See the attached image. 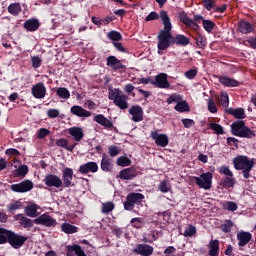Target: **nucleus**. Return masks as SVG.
<instances>
[{"label": "nucleus", "instance_id": "nucleus-8", "mask_svg": "<svg viewBox=\"0 0 256 256\" xmlns=\"http://www.w3.org/2000/svg\"><path fill=\"white\" fill-rule=\"evenodd\" d=\"M167 103L168 105H171V103H177V105L175 106V110L179 111V113H185V111H189V105L187 104V102L183 101L181 95H171L167 99Z\"/></svg>", "mask_w": 256, "mask_h": 256}, {"label": "nucleus", "instance_id": "nucleus-24", "mask_svg": "<svg viewBox=\"0 0 256 256\" xmlns=\"http://www.w3.org/2000/svg\"><path fill=\"white\" fill-rule=\"evenodd\" d=\"M14 219L18 221L24 229H31V227H33V220L25 217L23 214L15 215Z\"/></svg>", "mask_w": 256, "mask_h": 256}, {"label": "nucleus", "instance_id": "nucleus-20", "mask_svg": "<svg viewBox=\"0 0 256 256\" xmlns=\"http://www.w3.org/2000/svg\"><path fill=\"white\" fill-rule=\"evenodd\" d=\"M237 239L239 247H245L253 239V235L250 232L241 231L237 233Z\"/></svg>", "mask_w": 256, "mask_h": 256}, {"label": "nucleus", "instance_id": "nucleus-29", "mask_svg": "<svg viewBox=\"0 0 256 256\" xmlns=\"http://www.w3.org/2000/svg\"><path fill=\"white\" fill-rule=\"evenodd\" d=\"M107 66L111 67V69H123L121 60L117 59L115 56H109L107 58Z\"/></svg>", "mask_w": 256, "mask_h": 256}, {"label": "nucleus", "instance_id": "nucleus-1", "mask_svg": "<svg viewBox=\"0 0 256 256\" xmlns=\"http://www.w3.org/2000/svg\"><path fill=\"white\" fill-rule=\"evenodd\" d=\"M160 20L163 24V29L158 35V53H161V51H165V49H168L169 41L173 39V35H171L173 24H171V18L169 17L167 11H160Z\"/></svg>", "mask_w": 256, "mask_h": 256}, {"label": "nucleus", "instance_id": "nucleus-51", "mask_svg": "<svg viewBox=\"0 0 256 256\" xmlns=\"http://www.w3.org/2000/svg\"><path fill=\"white\" fill-rule=\"evenodd\" d=\"M23 207V203L21 201L12 202L8 206V211H17V209H21Z\"/></svg>", "mask_w": 256, "mask_h": 256}, {"label": "nucleus", "instance_id": "nucleus-15", "mask_svg": "<svg viewBox=\"0 0 256 256\" xmlns=\"http://www.w3.org/2000/svg\"><path fill=\"white\" fill-rule=\"evenodd\" d=\"M44 183L47 187H55L56 189H59V187L63 185V180L57 175L50 174L45 177Z\"/></svg>", "mask_w": 256, "mask_h": 256}, {"label": "nucleus", "instance_id": "nucleus-27", "mask_svg": "<svg viewBox=\"0 0 256 256\" xmlns=\"http://www.w3.org/2000/svg\"><path fill=\"white\" fill-rule=\"evenodd\" d=\"M219 82L224 85V87H239V81L229 78L227 76H221Z\"/></svg>", "mask_w": 256, "mask_h": 256}, {"label": "nucleus", "instance_id": "nucleus-60", "mask_svg": "<svg viewBox=\"0 0 256 256\" xmlns=\"http://www.w3.org/2000/svg\"><path fill=\"white\" fill-rule=\"evenodd\" d=\"M47 115H48V117H50V119H56V117H59V110L58 109H49L47 111Z\"/></svg>", "mask_w": 256, "mask_h": 256}, {"label": "nucleus", "instance_id": "nucleus-55", "mask_svg": "<svg viewBox=\"0 0 256 256\" xmlns=\"http://www.w3.org/2000/svg\"><path fill=\"white\" fill-rule=\"evenodd\" d=\"M131 223L136 229H141V227H143V219L141 218H133Z\"/></svg>", "mask_w": 256, "mask_h": 256}, {"label": "nucleus", "instance_id": "nucleus-62", "mask_svg": "<svg viewBox=\"0 0 256 256\" xmlns=\"http://www.w3.org/2000/svg\"><path fill=\"white\" fill-rule=\"evenodd\" d=\"M182 123H183L184 127H186L187 129H189V127H193V125H195V121H193V119H182Z\"/></svg>", "mask_w": 256, "mask_h": 256}, {"label": "nucleus", "instance_id": "nucleus-38", "mask_svg": "<svg viewBox=\"0 0 256 256\" xmlns=\"http://www.w3.org/2000/svg\"><path fill=\"white\" fill-rule=\"evenodd\" d=\"M8 12L10 13V15H14L15 17H17V15L21 13V5H19L18 3L10 4L8 6Z\"/></svg>", "mask_w": 256, "mask_h": 256}, {"label": "nucleus", "instance_id": "nucleus-53", "mask_svg": "<svg viewBox=\"0 0 256 256\" xmlns=\"http://www.w3.org/2000/svg\"><path fill=\"white\" fill-rule=\"evenodd\" d=\"M108 153H109L110 157H117V155H119V153H121V150L117 146H110V147H108Z\"/></svg>", "mask_w": 256, "mask_h": 256}, {"label": "nucleus", "instance_id": "nucleus-46", "mask_svg": "<svg viewBox=\"0 0 256 256\" xmlns=\"http://www.w3.org/2000/svg\"><path fill=\"white\" fill-rule=\"evenodd\" d=\"M209 127H210V129H212V131H215V133H217V135H223V133H225L223 131V127L219 124L210 123Z\"/></svg>", "mask_w": 256, "mask_h": 256}, {"label": "nucleus", "instance_id": "nucleus-4", "mask_svg": "<svg viewBox=\"0 0 256 256\" xmlns=\"http://www.w3.org/2000/svg\"><path fill=\"white\" fill-rule=\"evenodd\" d=\"M234 167L237 171L243 172V177L245 179H249L251 173V169L255 165V159H249L247 156H238L233 160Z\"/></svg>", "mask_w": 256, "mask_h": 256}, {"label": "nucleus", "instance_id": "nucleus-59", "mask_svg": "<svg viewBox=\"0 0 256 256\" xmlns=\"http://www.w3.org/2000/svg\"><path fill=\"white\" fill-rule=\"evenodd\" d=\"M196 42L198 47H205L207 45V38L199 35L196 38Z\"/></svg>", "mask_w": 256, "mask_h": 256}, {"label": "nucleus", "instance_id": "nucleus-12", "mask_svg": "<svg viewBox=\"0 0 256 256\" xmlns=\"http://www.w3.org/2000/svg\"><path fill=\"white\" fill-rule=\"evenodd\" d=\"M81 175H88V173H97L99 171V165L97 162H87L85 164L80 165L78 169Z\"/></svg>", "mask_w": 256, "mask_h": 256}, {"label": "nucleus", "instance_id": "nucleus-14", "mask_svg": "<svg viewBox=\"0 0 256 256\" xmlns=\"http://www.w3.org/2000/svg\"><path fill=\"white\" fill-rule=\"evenodd\" d=\"M32 95L35 99H45L47 88L44 83H37L32 87Z\"/></svg>", "mask_w": 256, "mask_h": 256}, {"label": "nucleus", "instance_id": "nucleus-56", "mask_svg": "<svg viewBox=\"0 0 256 256\" xmlns=\"http://www.w3.org/2000/svg\"><path fill=\"white\" fill-rule=\"evenodd\" d=\"M31 61H32V66L34 67V69H39V67H41L42 60L39 58V56H33L31 58Z\"/></svg>", "mask_w": 256, "mask_h": 256}, {"label": "nucleus", "instance_id": "nucleus-50", "mask_svg": "<svg viewBox=\"0 0 256 256\" xmlns=\"http://www.w3.org/2000/svg\"><path fill=\"white\" fill-rule=\"evenodd\" d=\"M27 173H29V168L27 166H20L16 170V177H25Z\"/></svg>", "mask_w": 256, "mask_h": 256}, {"label": "nucleus", "instance_id": "nucleus-22", "mask_svg": "<svg viewBox=\"0 0 256 256\" xmlns=\"http://www.w3.org/2000/svg\"><path fill=\"white\" fill-rule=\"evenodd\" d=\"M179 19L186 25L187 27H190V29H193L194 31H197L199 29V25L195 23L192 19H190L185 12L179 13Z\"/></svg>", "mask_w": 256, "mask_h": 256}, {"label": "nucleus", "instance_id": "nucleus-9", "mask_svg": "<svg viewBox=\"0 0 256 256\" xmlns=\"http://www.w3.org/2000/svg\"><path fill=\"white\" fill-rule=\"evenodd\" d=\"M11 191L14 193H27L33 189V182L30 180H24L17 184H12L10 186Z\"/></svg>", "mask_w": 256, "mask_h": 256}, {"label": "nucleus", "instance_id": "nucleus-34", "mask_svg": "<svg viewBox=\"0 0 256 256\" xmlns=\"http://www.w3.org/2000/svg\"><path fill=\"white\" fill-rule=\"evenodd\" d=\"M239 31L240 33H244V35H247L253 31V25L248 21H241L239 24Z\"/></svg>", "mask_w": 256, "mask_h": 256}, {"label": "nucleus", "instance_id": "nucleus-47", "mask_svg": "<svg viewBox=\"0 0 256 256\" xmlns=\"http://www.w3.org/2000/svg\"><path fill=\"white\" fill-rule=\"evenodd\" d=\"M207 105L210 113H217V104H215V100L213 98L208 99Z\"/></svg>", "mask_w": 256, "mask_h": 256}, {"label": "nucleus", "instance_id": "nucleus-18", "mask_svg": "<svg viewBox=\"0 0 256 256\" xmlns=\"http://www.w3.org/2000/svg\"><path fill=\"white\" fill-rule=\"evenodd\" d=\"M93 121H95V123H98V125L104 127V129H113V122L107 119V117H105L103 114H97L96 116H94Z\"/></svg>", "mask_w": 256, "mask_h": 256}, {"label": "nucleus", "instance_id": "nucleus-16", "mask_svg": "<svg viewBox=\"0 0 256 256\" xmlns=\"http://www.w3.org/2000/svg\"><path fill=\"white\" fill-rule=\"evenodd\" d=\"M135 177H137V169L135 167L123 169L119 173V178L124 181H130L131 179H135Z\"/></svg>", "mask_w": 256, "mask_h": 256}, {"label": "nucleus", "instance_id": "nucleus-35", "mask_svg": "<svg viewBox=\"0 0 256 256\" xmlns=\"http://www.w3.org/2000/svg\"><path fill=\"white\" fill-rule=\"evenodd\" d=\"M56 95L59 97V99H65V100H67L71 97V93L65 87L57 88Z\"/></svg>", "mask_w": 256, "mask_h": 256}, {"label": "nucleus", "instance_id": "nucleus-25", "mask_svg": "<svg viewBox=\"0 0 256 256\" xmlns=\"http://www.w3.org/2000/svg\"><path fill=\"white\" fill-rule=\"evenodd\" d=\"M69 134L71 137L74 138L75 141H81L84 137L83 128L81 127H72L68 129Z\"/></svg>", "mask_w": 256, "mask_h": 256}, {"label": "nucleus", "instance_id": "nucleus-42", "mask_svg": "<svg viewBox=\"0 0 256 256\" xmlns=\"http://www.w3.org/2000/svg\"><path fill=\"white\" fill-rule=\"evenodd\" d=\"M174 43H176V45H189V38H187V36L184 35H176L174 38Z\"/></svg>", "mask_w": 256, "mask_h": 256}, {"label": "nucleus", "instance_id": "nucleus-21", "mask_svg": "<svg viewBox=\"0 0 256 256\" xmlns=\"http://www.w3.org/2000/svg\"><path fill=\"white\" fill-rule=\"evenodd\" d=\"M62 179L64 187H71L73 185V169L65 168L62 172Z\"/></svg>", "mask_w": 256, "mask_h": 256}, {"label": "nucleus", "instance_id": "nucleus-36", "mask_svg": "<svg viewBox=\"0 0 256 256\" xmlns=\"http://www.w3.org/2000/svg\"><path fill=\"white\" fill-rule=\"evenodd\" d=\"M56 145L57 147H63V149H66L67 151H73V149H75V146H69V140L65 138L56 141Z\"/></svg>", "mask_w": 256, "mask_h": 256}, {"label": "nucleus", "instance_id": "nucleus-32", "mask_svg": "<svg viewBox=\"0 0 256 256\" xmlns=\"http://www.w3.org/2000/svg\"><path fill=\"white\" fill-rule=\"evenodd\" d=\"M236 180L233 176H225L221 182V187H226L227 189H231L235 187Z\"/></svg>", "mask_w": 256, "mask_h": 256}, {"label": "nucleus", "instance_id": "nucleus-40", "mask_svg": "<svg viewBox=\"0 0 256 256\" xmlns=\"http://www.w3.org/2000/svg\"><path fill=\"white\" fill-rule=\"evenodd\" d=\"M158 189L161 193H169V191H171V182L167 180L161 181L158 185Z\"/></svg>", "mask_w": 256, "mask_h": 256}, {"label": "nucleus", "instance_id": "nucleus-30", "mask_svg": "<svg viewBox=\"0 0 256 256\" xmlns=\"http://www.w3.org/2000/svg\"><path fill=\"white\" fill-rule=\"evenodd\" d=\"M208 249L210 256H219V240H210Z\"/></svg>", "mask_w": 256, "mask_h": 256}, {"label": "nucleus", "instance_id": "nucleus-31", "mask_svg": "<svg viewBox=\"0 0 256 256\" xmlns=\"http://www.w3.org/2000/svg\"><path fill=\"white\" fill-rule=\"evenodd\" d=\"M37 209H39L37 204H29L24 208V213L27 215V217H37L39 215L37 214Z\"/></svg>", "mask_w": 256, "mask_h": 256}, {"label": "nucleus", "instance_id": "nucleus-54", "mask_svg": "<svg viewBox=\"0 0 256 256\" xmlns=\"http://www.w3.org/2000/svg\"><path fill=\"white\" fill-rule=\"evenodd\" d=\"M233 228V222L231 220H227L222 226L221 229L224 233H229Z\"/></svg>", "mask_w": 256, "mask_h": 256}, {"label": "nucleus", "instance_id": "nucleus-11", "mask_svg": "<svg viewBox=\"0 0 256 256\" xmlns=\"http://www.w3.org/2000/svg\"><path fill=\"white\" fill-rule=\"evenodd\" d=\"M35 225H44L45 227H55L57 220L49 214H42L34 220Z\"/></svg>", "mask_w": 256, "mask_h": 256}, {"label": "nucleus", "instance_id": "nucleus-23", "mask_svg": "<svg viewBox=\"0 0 256 256\" xmlns=\"http://www.w3.org/2000/svg\"><path fill=\"white\" fill-rule=\"evenodd\" d=\"M70 111L72 115H76V117H91V112L79 105L72 106Z\"/></svg>", "mask_w": 256, "mask_h": 256}, {"label": "nucleus", "instance_id": "nucleus-28", "mask_svg": "<svg viewBox=\"0 0 256 256\" xmlns=\"http://www.w3.org/2000/svg\"><path fill=\"white\" fill-rule=\"evenodd\" d=\"M226 113H228L229 115H233L235 119H245L246 117L245 110L243 108H228L226 109Z\"/></svg>", "mask_w": 256, "mask_h": 256}, {"label": "nucleus", "instance_id": "nucleus-3", "mask_svg": "<svg viewBox=\"0 0 256 256\" xmlns=\"http://www.w3.org/2000/svg\"><path fill=\"white\" fill-rule=\"evenodd\" d=\"M108 99L113 101L114 105L119 109H128L129 108V96H127L119 88H109Z\"/></svg>", "mask_w": 256, "mask_h": 256}, {"label": "nucleus", "instance_id": "nucleus-5", "mask_svg": "<svg viewBox=\"0 0 256 256\" xmlns=\"http://www.w3.org/2000/svg\"><path fill=\"white\" fill-rule=\"evenodd\" d=\"M231 133L235 135V137H243L246 139H253V137H255V131L245 126L243 120H238L231 124Z\"/></svg>", "mask_w": 256, "mask_h": 256}, {"label": "nucleus", "instance_id": "nucleus-63", "mask_svg": "<svg viewBox=\"0 0 256 256\" xmlns=\"http://www.w3.org/2000/svg\"><path fill=\"white\" fill-rule=\"evenodd\" d=\"M213 5H215V2L213 0H204V7L208 11H211V9H213Z\"/></svg>", "mask_w": 256, "mask_h": 256}, {"label": "nucleus", "instance_id": "nucleus-57", "mask_svg": "<svg viewBox=\"0 0 256 256\" xmlns=\"http://www.w3.org/2000/svg\"><path fill=\"white\" fill-rule=\"evenodd\" d=\"M185 77H187V79H195V77H197V68L186 71Z\"/></svg>", "mask_w": 256, "mask_h": 256}, {"label": "nucleus", "instance_id": "nucleus-19", "mask_svg": "<svg viewBox=\"0 0 256 256\" xmlns=\"http://www.w3.org/2000/svg\"><path fill=\"white\" fill-rule=\"evenodd\" d=\"M134 253L142 256H151L153 255V247L147 244H139L134 249Z\"/></svg>", "mask_w": 256, "mask_h": 256}, {"label": "nucleus", "instance_id": "nucleus-7", "mask_svg": "<svg viewBox=\"0 0 256 256\" xmlns=\"http://www.w3.org/2000/svg\"><path fill=\"white\" fill-rule=\"evenodd\" d=\"M143 199H145V196L141 193H130L124 202V209L126 211H133L135 205L141 204Z\"/></svg>", "mask_w": 256, "mask_h": 256}, {"label": "nucleus", "instance_id": "nucleus-26", "mask_svg": "<svg viewBox=\"0 0 256 256\" xmlns=\"http://www.w3.org/2000/svg\"><path fill=\"white\" fill-rule=\"evenodd\" d=\"M101 169L106 173L113 171V164L111 163V159H109V156H106V154L102 155Z\"/></svg>", "mask_w": 256, "mask_h": 256}, {"label": "nucleus", "instance_id": "nucleus-52", "mask_svg": "<svg viewBox=\"0 0 256 256\" xmlns=\"http://www.w3.org/2000/svg\"><path fill=\"white\" fill-rule=\"evenodd\" d=\"M50 133H51V131H49V129L40 128L37 132V138L38 139H45V137H47V135H49Z\"/></svg>", "mask_w": 256, "mask_h": 256}, {"label": "nucleus", "instance_id": "nucleus-44", "mask_svg": "<svg viewBox=\"0 0 256 256\" xmlns=\"http://www.w3.org/2000/svg\"><path fill=\"white\" fill-rule=\"evenodd\" d=\"M203 27L207 33H211L215 29V23L211 20H203Z\"/></svg>", "mask_w": 256, "mask_h": 256}, {"label": "nucleus", "instance_id": "nucleus-61", "mask_svg": "<svg viewBox=\"0 0 256 256\" xmlns=\"http://www.w3.org/2000/svg\"><path fill=\"white\" fill-rule=\"evenodd\" d=\"M157 19H161V14H157V12H151L147 17L146 21H155Z\"/></svg>", "mask_w": 256, "mask_h": 256}, {"label": "nucleus", "instance_id": "nucleus-39", "mask_svg": "<svg viewBox=\"0 0 256 256\" xmlns=\"http://www.w3.org/2000/svg\"><path fill=\"white\" fill-rule=\"evenodd\" d=\"M219 105L224 109H227V107H229V94H227V92H222L220 94Z\"/></svg>", "mask_w": 256, "mask_h": 256}, {"label": "nucleus", "instance_id": "nucleus-45", "mask_svg": "<svg viewBox=\"0 0 256 256\" xmlns=\"http://www.w3.org/2000/svg\"><path fill=\"white\" fill-rule=\"evenodd\" d=\"M218 171L221 175H225V177H233V172L226 165L221 166Z\"/></svg>", "mask_w": 256, "mask_h": 256}, {"label": "nucleus", "instance_id": "nucleus-6", "mask_svg": "<svg viewBox=\"0 0 256 256\" xmlns=\"http://www.w3.org/2000/svg\"><path fill=\"white\" fill-rule=\"evenodd\" d=\"M194 181L200 189L209 191L213 185V174L211 172L202 173L199 177H194Z\"/></svg>", "mask_w": 256, "mask_h": 256}, {"label": "nucleus", "instance_id": "nucleus-33", "mask_svg": "<svg viewBox=\"0 0 256 256\" xmlns=\"http://www.w3.org/2000/svg\"><path fill=\"white\" fill-rule=\"evenodd\" d=\"M24 27L27 31H37L39 29V20L30 19L24 23Z\"/></svg>", "mask_w": 256, "mask_h": 256}, {"label": "nucleus", "instance_id": "nucleus-43", "mask_svg": "<svg viewBox=\"0 0 256 256\" xmlns=\"http://www.w3.org/2000/svg\"><path fill=\"white\" fill-rule=\"evenodd\" d=\"M115 209V204L113 202L102 203V213L107 214L111 213Z\"/></svg>", "mask_w": 256, "mask_h": 256}, {"label": "nucleus", "instance_id": "nucleus-64", "mask_svg": "<svg viewBox=\"0 0 256 256\" xmlns=\"http://www.w3.org/2000/svg\"><path fill=\"white\" fill-rule=\"evenodd\" d=\"M124 91L125 93H133L135 91V86H133V84H126L124 86Z\"/></svg>", "mask_w": 256, "mask_h": 256}, {"label": "nucleus", "instance_id": "nucleus-2", "mask_svg": "<svg viewBox=\"0 0 256 256\" xmlns=\"http://www.w3.org/2000/svg\"><path fill=\"white\" fill-rule=\"evenodd\" d=\"M27 239H29L27 236H21L5 228H0V245L8 241L14 249H20V247L25 245Z\"/></svg>", "mask_w": 256, "mask_h": 256}, {"label": "nucleus", "instance_id": "nucleus-17", "mask_svg": "<svg viewBox=\"0 0 256 256\" xmlns=\"http://www.w3.org/2000/svg\"><path fill=\"white\" fill-rule=\"evenodd\" d=\"M153 84L160 89H169L171 87V84L167 81V74L165 73L158 74L155 77V82Z\"/></svg>", "mask_w": 256, "mask_h": 256}, {"label": "nucleus", "instance_id": "nucleus-13", "mask_svg": "<svg viewBox=\"0 0 256 256\" xmlns=\"http://www.w3.org/2000/svg\"><path fill=\"white\" fill-rule=\"evenodd\" d=\"M129 114L132 117L134 123H141L143 121V108L139 105H133L129 109Z\"/></svg>", "mask_w": 256, "mask_h": 256}, {"label": "nucleus", "instance_id": "nucleus-37", "mask_svg": "<svg viewBox=\"0 0 256 256\" xmlns=\"http://www.w3.org/2000/svg\"><path fill=\"white\" fill-rule=\"evenodd\" d=\"M61 229L64 233H67L68 235H71L73 233H77V227L74 226V225H71L69 223L62 224Z\"/></svg>", "mask_w": 256, "mask_h": 256}, {"label": "nucleus", "instance_id": "nucleus-10", "mask_svg": "<svg viewBox=\"0 0 256 256\" xmlns=\"http://www.w3.org/2000/svg\"><path fill=\"white\" fill-rule=\"evenodd\" d=\"M150 136L158 147H167L169 145V137L167 134H159V132L155 130L150 133Z\"/></svg>", "mask_w": 256, "mask_h": 256}, {"label": "nucleus", "instance_id": "nucleus-58", "mask_svg": "<svg viewBox=\"0 0 256 256\" xmlns=\"http://www.w3.org/2000/svg\"><path fill=\"white\" fill-rule=\"evenodd\" d=\"M224 209L227 211H237V204L235 202H226L224 204Z\"/></svg>", "mask_w": 256, "mask_h": 256}, {"label": "nucleus", "instance_id": "nucleus-41", "mask_svg": "<svg viewBox=\"0 0 256 256\" xmlns=\"http://www.w3.org/2000/svg\"><path fill=\"white\" fill-rule=\"evenodd\" d=\"M116 163L118 167H129V165H131V159L127 156H120Z\"/></svg>", "mask_w": 256, "mask_h": 256}, {"label": "nucleus", "instance_id": "nucleus-49", "mask_svg": "<svg viewBox=\"0 0 256 256\" xmlns=\"http://www.w3.org/2000/svg\"><path fill=\"white\" fill-rule=\"evenodd\" d=\"M197 233V228L195 226H188L184 231V237H193Z\"/></svg>", "mask_w": 256, "mask_h": 256}, {"label": "nucleus", "instance_id": "nucleus-48", "mask_svg": "<svg viewBox=\"0 0 256 256\" xmlns=\"http://www.w3.org/2000/svg\"><path fill=\"white\" fill-rule=\"evenodd\" d=\"M108 39H110L111 41H121L122 36L121 33L117 31H111L108 33Z\"/></svg>", "mask_w": 256, "mask_h": 256}]
</instances>
